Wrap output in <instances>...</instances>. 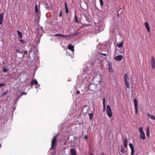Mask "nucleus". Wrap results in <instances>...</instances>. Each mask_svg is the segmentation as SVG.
Instances as JSON below:
<instances>
[{"instance_id": "1", "label": "nucleus", "mask_w": 155, "mask_h": 155, "mask_svg": "<svg viewBox=\"0 0 155 155\" xmlns=\"http://www.w3.org/2000/svg\"><path fill=\"white\" fill-rule=\"evenodd\" d=\"M143 129L142 127H140L139 128V131L140 133V137L143 140H144L145 139V134L143 132Z\"/></svg>"}, {"instance_id": "2", "label": "nucleus", "mask_w": 155, "mask_h": 155, "mask_svg": "<svg viewBox=\"0 0 155 155\" xmlns=\"http://www.w3.org/2000/svg\"><path fill=\"white\" fill-rule=\"evenodd\" d=\"M107 112L108 116L110 117L112 116V113L110 106L109 105L107 106Z\"/></svg>"}, {"instance_id": "3", "label": "nucleus", "mask_w": 155, "mask_h": 155, "mask_svg": "<svg viewBox=\"0 0 155 155\" xmlns=\"http://www.w3.org/2000/svg\"><path fill=\"white\" fill-rule=\"evenodd\" d=\"M134 106L135 110V114H137L138 113V107H137V101L136 99H135L134 101Z\"/></svg>"}, {"instance_id": "4", "label": "nucleus", "mask_w": 155, "mask_h": 155, "mask_svg": "<svg viewBox=\"0 0 155 155\" xmlns=\"http://www.w3.org/2000/svg\"><path fill=\"white\" fill-rule=\"evenodd\" d=\"M56 136L54 137L52 140L51 144V149H53L54 146L56 145Z\"/></svg>"}, {"instance_id": "5", "label": "nucleus", "mask_w": 155, "mask_h": 155, "mask_svg": "<svg viewBox=\"0 0 155 155\" xmlns=\"http://www.w3.org/2000/svg\"><path fill=\"white\" fill-rule=\"evenodd\" d=\"M151 64L152 68L153 69H155V61L153 57L151 58Z\"/></svg>"}, {"instance_id": "6", "label": "nucleus", "mask_w": 155, "mask_h": 155, "mask_svg": "<svg viewBox=\"0 0 155 155\" xmlns=\"http://www.w3.org/2000/svg\"><path fill=\"white\" fill-rule=\"evenodd\" d=\"M129 146L131 150V155H134V147L132 143H130Z\"/></svg>"}, {"instance_id": "7", "label": "nucleus", "mask_w": 155, "mask_h": 155, "mask_svg": "<svg viewBox=\"0 0 155 155\" xmlns=\"http://www.w3.org/2000/svg\"><path fill=\"white\" fill-rule=\"evenodd\" d=\"M123 57L122 55H119L116 56L114 58V59L116 61H121L123 59Z\"/></svg>"}, {"instance_id": "8", "label": "nucleus", "mask_w": 155, "mask_h": 155, "mask_svg": "<svg viewBox=\"0 0 155 155\" xmlns=\"http://www.w3.org/2000/svg\"><path fill=\"white\" fill-rule=\"evenodd\" d=\"M74 46L71 44H69L68 46V48L72 52H73L74 51Z\"/></svg>"}, {"instance_id": "9", "label": "nucleus", "mask_w": 155, "mask_h": 155, "mask_svg": "<svg viewBox=\"0 0 155 155\" xmlns=\"http://www.w3.org/2000/svg\"><path fill=\"white\" fill-rule=\"evenodd\" d=\"M108 69L109 71L110 72H112L113 71V70L112 68V64L110 63H109Z\"/></svg>"}, {"instance_id": "10", "label": "nucleus", "mask_w": 155, "mask_h": 155, "mask_svg": "<svg viewBox=\"0 0 155 155\" xmlns=\"http://www.w3.org/2000/svg\"><path fill=\"white\" fill-rule=\"evenodd\" d=\"M70 151L72 155H77L76 152L74 149H71L70 150Z\"/></svg>"}, {"instance_id": "11", "label": "nucleus", "mask_w": 155, "mask_h": 155, "mask_svg": "<svg viewBox=\"0 0 155 155\" xmlns=\"http://www.w3.org/2000/svg\"><path fill=\"white\" fill-rule=\"evenodd\" d=\"M4 15L3 13L0 14V25H1L3 22Z\"/></svg>"}, {"instance_id": "12", "label": "nucleus", "mask_w": 155, "mask_h": 155, "mask_svg": "<svg viewBox=\"0 0 155 155\" xmlns=\"http://www.w3.org/2000/svg\"><path fill=\"white\" fill-rule=\"evenodd\" d=\"M145 25L147 29V31L148 32H149L150 31V28L148 23L147 22H145Z\"/></svg>"}, {"instance_id": "13", "label": "nucleus", "mask_w": 155, "mask_h": 155, "mask_svg": "<svg viewBox=\"0 0 155 155\" xmlns=\"http://www.w3.org/2000/svg\"><path fill=\"white\" fill-rule=\"evenodd\" d=\"M147 116L149 117L152 120H154L155 119V116L152 114H150L149 113H148Z\"/></svg>"}, {"instance_id": "14", "label": "nucleus", "mask_w": 155, "mask_h": 155, "mask_svg": "<svg viewBox=\"0 0 155 155\" xmlns=\"http://www.w3.org/2000/svg\"><path fill=\"white\" fill-rule=\"evenodd\" d=\"M38 82L37 80L35 79H34L31 82V85L32 86L33 84L36 85L38 84Z\"/></svg>"}, {"instance_id": "15", "label": "nucleus", "mask_w": 155, "mask_h": 155, "mask_svg": "<svg viewBox=\"0 0 155 155\" xmlns=\"http://www.w3.org/2000/svg\"><path fill=\"white\" fill-rule=\"evenodd\" d=\"M77 35V34L76 33L74 34H73L72 35H62L61 36L62 37H71L72 38L74 36L76 35Z\"/></svg>"}, {"instance_id": "16", "label": "nucleus", "mask_w": 155, "mask_h": 155, "mask_svg": "<svg viewBox=\"0 0 155 155\" xmlns=\"http://www.w3.org/2000/svg\"><path fill=\"white\" fill-rule=\"evenodd\" d=\"M123 143H124V147H126L127 146V139H124L123 140Z\"/></svg>"}, {"instance_id": "17", "label": "nucleus", "mask_w": 155, "mask_h": 155, "mask_svg": "<svg viewBox=\"0 0 155 155\" xmlns=\"http://www.w3.org/2000/svg\"><path fill=\"white\" fill-rule=\"evenodd\" d=\"M147 136L148 137L150 136V128L149 127H147Z\"/></svg>"}, {"instance_id": "18", "label": "nucleus", "mask_w": 155, "mask_h": 155, "mask_svg": "<svg viewBox=\"0 0 155 155\" xmlns=\"http://www.w3.org/2000/svg\"><path fill=\"white\" fill-rule=\"evenodd\" d=\"M125 82L126 86L127 88H130V84L128 82V81H125Z\"/></svg>"}, {"instance_id": "19", "label": "nucleus", "mask_w": 155, "mask_h": 155, "mask_svg": "<svg viewBox=\"0 0 155 155\" xmlns=\"http://www.w3.org/2000/svg\"><path fill=\"white\" fill-rule=\"evenodd\" d=\"M17 32L19 38H21L22 37V33L19 31H17Z\"/></svg>"}, {"instance_id": "20", "label": "nucleus", "mask_w": 155, "mask_h": 155, "mask_svg": "<svg viewBox=\"0 0 155 155\" xmlns=\"http://www.w3.org/2000/svg\"><path fill=\"white\" fill-rule=\"evenodd\" d=\"M124 81H128L129 80V78L128 77V76L127 75V74H126L124 75Z\"/></svg>"}, {"instance_id": "21", "label": "nucleus", "mask_w": 155, "mask_h": 155, "mask_svg": "<svg viewBox=\"0 0 155 155\" xmlns=\"http://www.w3.org/2000/svg\"><path fill=\"white\" fill-rule=\"evenodd\" d=\"M105 98H104L103 99V107H104V111L105 109H106V107H105Z\"/></svg>"}, {"instance_id": "22", "label": "nucleus", "mask_w": 155, "mask_h": 155, "mask_svg": "<svg viewBox=\"0 0 155 155\" xmlns=\"http://www.w3.org/2000/svg\"><path fill=\"white\" fill-rule=\"evenodd\" d=\"M74 20L76 22H77V23H78L79 22V21L78 20V19L77 17L76 16L75 14V15L74 16Z\"/></svg>"}, {"instance_id": "23", "label": "nucleus", "mask_w": 155, "mask_h": 155, "mask_svg": "<svg viewBox=\"0 0 155 155\" xmlns=\"http://www.w3.org/2000/svg\"><path fill=\"white\" fill-rule=\"evenodd\" d=\"M123 45V42L122 41L120 43L117 44V46L118 48H121L122 47Z\"/></svg>"}, {"instance_id": "24", "label": "nucleus", "mask_w": 155, "mask_h": 155, "mask_svg": "<svg viewBox=\"0 0 155 155\" xmlns=\"http://www.w3.org/2000/svg\"><path fill=\"white\" fill-rule=\"evenodd\" d=\"M88 115L89 117L90 120H91L93 117V114L92 113L88 114Z\"/></svg>"}, {"instance_id": "25", "label": "nucleus", "mask_w": 155, "mask_h": 155, "mask_svg": "<svg viewBox=\"0 0 155 155\" xmlns=\"http://www.w3.org/2000/svg\"><path fill=\"white\" fill-rule=\"evenodd\" d=\"M121 151L122 153H123L125 152V149L122 146H121Z\"/></svg>"}, {"instance_id": "26", "label": "nucleus", "mask_w": 155, "mask_h": 155, "mask_svg": "<svg viewBox=\"0 0 155 155\" xmlns=\"http://www.w3.org/2000/svg\"><path fill=\"white\" fill-rule=\"evenodd\" d=\"M8 69L6 68L5 67L3 68V71L4 72H7L8 71Z\"/></svg>"}, {"instance_id": "27", "label": "nucleus", "mask_w": 155, "mask_h": 155, "mask_svg": "<svg viewBox=\"0 0 155 155\" xmlns=\"http://www.w3.org/2000/svg\"><path fill=\"white\" fill-rule=\"evenodd\" d=\"M94 86L93 84H90L88 87V89L89 90L92 91V90L91 89V87L92 86Z\"/></svg>"}, {"instance_id": "28", "label": "nucleus", "mask_w": 155, "mask_h": 155, "mask_svg": "<svg viewBox=\"0 0 155 155\" xmlns=\"http://www.w3.org/2000/svg\"><path fill=\"white\" fill-rule=\"evenodd\" d=\"M35 12L36 13H38V9L37 5H36L35 6Z\"/></svg>"}, {"instance_id": "29", "label": "nucleus", "mask_w": 155, "mask_h": 155, "mask_svg": "<svg viewBox=\"0 0 155 155\" xmlns=\"http://www.w3.org/2000/svg\"><path fill=\"white\" fill-rule=\"evenodd\" d=\"M20 41L22 44H24L25 43V42L23 40L20 39L19 40Z\"/></svg>"}, {"instance_id": "30", "label": "nucleus", "mask_w": 155, "mask_h": 155, "mask_svg": "<svg viewBox=\"0 0 155 155\" xmlns=\"http://www.w3.org/2000/svg\"><path fill=\"white\" fill-rule=\"evenodd\" d=\"M100 4L101 6L103 5V2L102 0H99Z\"/></svg>"}, {"instance_id": "31", "label": "nucleus", "mask_w": 155, "mask_h": 155, "mask_svg": "<svg viewBox=\"0 0 155 155\" xmlns=\"http://www.w3.org/2000/svg\"><path fill=\"white\" fill-rule=\"evenodd\" d=\"M8 93V91H6L4 93H3L1 94V95L2 96H4V95H6Z\"/></svg>"}, {"instance_id": "32", "label": "nucleus", "mask_w": 155, "mask_h": 155, "mask_svg": "<svg viewBox=\"0 0 155 155\" xmlns=\"http://www.w3.org/2000/svg\"><path fill=\"white\" fill-rule=\"evenodd\" d=\"M64 5H65V10L68 9L66 2H65V3H64Z\"/></svg>"}, {"instance_id": "33", "label": "nucleus", "mask_w": 155, "mask_h": 155, "mask_svg": "<svg viewBox=\"0 0 155 155\" xmlns=\"http://www.w3.org/2000/svg\"><path fill=\"white\" fill-rule=\"evenodd\" d=\"M5 85V84L4 83H0V87L2 86H4Z\"/></svg>"}, {"instance_id": "34", "label": "nucleus", "mask_w": 155, "mask_h": 155, "mask_svg": "<svg viewBox=\"0 0 155 155\" xmlns=\"http://www.w3.org/2000/svg\"><path fill=\"white\" fill-rule=\"evenodd\" d=\"M62 15V10H61L60 11V13H59V17H60Z\"/></svg>"}, {"instance_id": "35", "label": "nucleus", "mask_w": 155, "mask_h": 155, "mask_svg": "<svg viewBox=\"0 0 155 155\" xmlns=\"http://www.w3.org/2000/svg\"><path fill=\"white\" fill-rule=\"evenodd\" d=\"M61 34H56L54 35V36H61Z\"/></svg>"}, {"instance_id": "36", "label": "nucleus", "mask_w": 155, "mask_h": 155, "mask_svg": "<svg viewBox=\"0 0 155 155\" xmlns=\"http://www.w3.org/2000/svg\"><path fill=\"white\" fill-rule=\"evenodd\" d=\"M16 51L18 53H22L19 50H18L17 49H16Z\"/></svg>"}, {"instance_id": "37", "label": "nucleus", "mask_w": 155, "mask_h": 155, "mask_svg": "<svg viewBox=\"0 0 155 155\" xmlns=\"http://www.w3.org/2000/svg\"><path fill=\"white\" fill-rule=\"evenodd\" d=\"M26 94H27L25 92H23L21 93V95H26Z\"/></svg>"}, {"instance_id": "38", "label": "nucleus", "mask_w": 155, "mask_h": 155, "mask_svg": "<svg viewBox=\"0 0 155 155\" xmlns=\"http://www.w3.org/2000/svg\"><path fill=\"white\" fill-rule=\"evenodd\" d=\"M23 52H24V54H27V51H23Z\"/></svg>"}, {"instance_id": "39", "label": "nucleus", "mask_w": 155, "mask_h": 155, "mask_svg": "<svg viewBox=\"0 0 155 155\" xmlns=\"http://www.w3.org/2000/svg\"><path fill=\"white\" fill-rule=\"evenodd\" d=\"M84 139L86 140H87V136H85L84 137Z\"/></svg>"}, {"instance_id": "40", "label": "nucleus", "mask_w": 155, "mask_h": 155, "mask_svg": "<svg viewBox=\"0 0 155 155\" xmlns=\"http://www.w3.org/2000/svg\"><path fill=\"white\" fill-rule=\"evenodd\" d=\"M79 93H80V91H77L76 92V94H79Z\"/></svg>"}, {"instance_id": "41", "label": "nucleus", "mask_w": 155, "mask_h": 155, "mask_svg": "<svg viewBox=\"0 0 155 155\" xmlns=\"http://www.w3.org/2000/svg\"><path fill=\"white\" fill-rule=\"evenodd\" d=\"M65 12L66 13H68V9L65 10Z\"/></svg>"}, {"instance_id": "42", "label": "nucleus", "mask_w": 155, "mask_h": 155, "mask_svg": "<svg viewBox=\"0 0 155 155\" xmlns=\"http://www.w3.org/2000/svg\"><path fill=\"white\" fill-rule=\"evenodd\" d=\"M39 84H38L37 86H36L35 87V88H38L39 87Z\"/></svg>"}, {"instance_id": "43", "label": "nucleus", "mask_w": 155, "mask_h": 155, "mask_svg": "<svg viewBox=\"0 0 155 155\" xmlns=\"http://www.w3.org/2000/svg\"><path fill=\"white\" fill-rule=\"evenodd\" d=\"M102 54V55H104V56H106V55H107L106 54Z\"/></svg>"}, {"instance_id": "44", "label": "nucleus", "mask_w": 155, "mask_h": 155, "mask_svg": "<svg viewBox=\"0 0 155 155\" xmlns=\"http://www.w3.org/2000/svg\"><path fill=\"white\" fill-rule=\"evenodd\" d=\"M101 155H106L104 153H102Z\"/></svg>"}, {"instance_id": "45", "label": "nucleus", "mask_w": 155, "mask_h": 155, "mask_svg": "<svg viewBox=\"0 0 155 155\" xmlns=\"http://www.w3.org/2000/svg\"><path fill=\"white\" fill-rule=\"evenodd\" d=\"M90 155H93V154L92 153H91Z\"/></svg>"}, {"instance_id": "46", "label": "nucleus", "mask_w": 155, "mask_h": 155, "mask_svg": "<svg viewBox=\"0 0 155 155\" xmlns=\"http://www.w3.org/2000/svg\"><path fill=\"white\" fill-rule=\"evenodd\" d=\"M3 64H5V63L4 61H3Z\"/></svg>"}, {"instance_id": "47", "label": "nucleus", "mask_w": 155, "mask_h": 155, "mask_svg": "<svg viewBox=\"0 0 155 155\" xmlns=\"http://www.w3.org/2000/svg\"><path fill=\"white\" fill-rule=\"evenodd\" d=\"M1 147V144L0 143V147Z\"/></svg>"}, {"instance_id": "48", "label": "nucleus", "mask_w": 155, "mask_h": 155, "mask_svg": "<svg viewBox=\"0 0 155 155\" xmlns=\"http://www.w3.org/2000/svg\"><path fill=\"white\" fill-rule=\"evenodd\" d=\"M41 29H42V27H41Z\"/></svg>"}]
</instances>
